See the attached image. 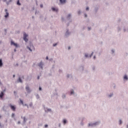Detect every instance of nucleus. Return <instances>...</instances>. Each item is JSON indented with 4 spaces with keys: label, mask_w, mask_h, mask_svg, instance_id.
I'll use <instances>...</instances> for the list:
<instances>
[{
    "label": "nucleus",
    "mask_w": 128,
    "mask_h": 128,
    "mask_svg": "<svg viewBox=\"0 0 128 128\" xmlns=\"http://www.w3.org/2000/svg\"><path fill=\"white\" fill-rule=\"evenodd\" d=\"M28 36V35L24 32V36H23V40H24L26 42H28V39L27 38Z\"/></svg>",
    "instance_id": "1"
},
{
    "label": "nucleus",
    "mask_w": 128,
    "mask_h": 128,
    "mask_svg": "<svg viewBox=\"0 0 128 128\" xmlns=\"http://www.w3.org/2000/svg\"><path fill=\"white\" fill-rule=\"evenodd\" d=\"M10 46H14L16 48H20V45L18 43L14 42L12 40L10 41Z\"/></svg>",
    "instance_id": "2"
},
{
    "label": "nucleus",
    "mask_w": 128,
    "mask_h": 128,
    "mask_svg": "<svg viewBox=\"0 0 128 128\" xmlns=\"http://www.w3.org/2000/svg\"><path fill=\"white\" fill-rule=\"evenodd\" d=\"M9 106L11 110H12L13 112H16V105H12V104H10Z\"/></svg>",
    "instance_id": "3"
},
{
    "label": "nucleus",
    "mask_w": 128,
    "mask_h": 128,
    "mask_svg": "<svg viewBox=\"0 0 128 128\" xmlns=\"http://www.w3.org/2000/svg\"><path fill=\"white\" fill-rule=\"evenodd\" d=\"M51 10L52 12H58V8L56 7H52Z\"/></svg>",
    "instance_id": "4"
},
{
    "label": "nucleus",
    "mask_w": 128,
    "mask_h": 128,
    "mask_svg": "<svg viewBox=\"0 0 128 128\" xmlns=\"http://www.w3.org/2000/svg\"><path fill=\"white\" fill-rule=\"evenodd\" d=\"M5 12H6V15H4V17L5 18H8V16H10V13L8 12V9H5Z\"/></svg>",
    "instance_id": "5"
},
{
    "label": "nucleus",
    "mask_w": 128,
    "mask_h": 128,
    "mask_svg": "<svg viewBox=\"0 0 128 128\" xmlns=\"http://www.w3.org/2000/svg\"><path fill=\"white\" fill-rule=\"evenodd\" d=\"M4 92H6V89H4L3 91L1 92L0 93V98H2L4 96Z\"/></svg>",
    "instance_id": "6"
},
{
    "label": "nucleus",
    "mask_w": 128,
    "mask_h": 128,
    "mask_svg": "<svg viewBox=\"0 0 128 128\" xmlns=\"http://www.w3.org/2000/svg\"><path fill=\"white\" fill-rule=\"evenodd\" d=\"M26 90L28 94H30V92H32V90H30V88L28 86H26Z\"/></svg>",
    "instance_id": "7"
},
{
    "label": "nucleus",
    "mask_w": 128,
    "mask_h": 128,
    "mask_svg": "<svg viewBox=\"0 0 128 128\" xmlns=\"http://www.w3.org/2000/svg\"><path fill=\"white\" fill-rule=\"evenodd\" d=\"M4 66V62H2V59L0 58V68Z\"/></svg>",
    "instance_id": "8"
},
{
    "label": "nucleus",
    "mask_w": 128,
    "mask_h": 128,
    "mask_svg": "<svg viewBox=\"0 0 128 128\" xmlns=\"http://www.w3.org/2000/svg\"><path fill=\"white\" fill-rule=\"evenodd\" d=\"M23 124H26V120H28V119L26 118V116H24L23 118Z\"/></svg>",
    "instance_id": "9"
},
{
    "label": "nucleus",
    "mask_w": 128,
    "mask_h": 128,
    "mask_svg": "<svg viewBox=\"0 0 128 128\" xmlns=\"http://www.w3.org/2000/svg\"><path fill=\"white\" fill-rule=\"evenodd\" d=\"M38 66L40 68H43L42 67V62H40V64H38Z\"/></svg>",
    "instance_id": "10"
},
{
    "label": "nucleus",
    "mask_w": 128,
    "mask_h": 128,
    "mask_svg": "<svg viewBox=\"0 0 128 128\" xmlns=\"http://www.w3.org/2000/svg\"><path fill=\"white\" fill-rule=\"evenodd\" d=\"M18 82H20L21 84L22 83V78L20 77H19L18 80Z\"/></svg>",
    "instance_id": "11"
},
{
    "label": "nucleus",
    "mask_w": 128,
    "mask_h": 128,
    "mask_svg": "<svg viewBox=\"0 0 128 128\" xmlns=\"http://www.w3.org/2000/svg\"><path fill=\"white\" fill-rule=\"evenodd\" d=\"M29 46L30 48H34V44H32V42H29Z\"/></svg>",
    "instance_id": "12"
},
{
    "label": "nucleus",
    "mask_w": 128,
    "mask_h": 128,
    "mask_svg": "<svg viewBox=\"0 0 128 128\" xmlns=\"http://www.w3.org/2000/svg\"><path fill=\"white\" fill-rule=\"evenodd\" d=\"M14 96L16 98H18V92L16 91L14 92Z\"/></svg>",
    "instance_id": "13"
},
{
    "label": "nucleus",
    "mask_w": 128,
    "mask_h": 128,
    "mask_svg": "<svg viewBox=\"0 0 128 128\" xmlns=\"http://www.w3.org/2000/svg\"><path fill=\"white\" fill-rule=\"evenodd\" d=\"M17 6H22V4L20 2V0H18L16 2Z\"/></svg>",
    "instance_id": "14"
},
{
    "label": "nucleus",
    "mask_w": 128,
    "mask_h": 128,
    "mask_svg": "<svg viewBox=\"0 0 128 128\" xmlns=\"http://www.w3.org/2000/svg\"><path fill=\"white\" fill-rule=\"evenodd\" d=\"M59 0L61 4H64V0Z\"/></svg>",
    "instance_id": "15"
},
{
    "label": "nucleus",
    "mask_w": 128,
    "mask_h": 128,
    "mask_svg": "<svg viewBox=\"0 0 128 128\" xmlns=\"http://www.w3.org/2000/svg\"><path fill=\"white\" fill-rule=\"evenodd\" d=\"M20 104H22V106H24V100H22V99H20Z\"/></svg>",
    "instance_id": "16"
},
{
    "label": "nucleus",
    "mask_w": 128,
    "mask_h": 128,
    "mask_svg": "<svg viewBox=\"0 0 128 128\" xmlns=\"http://www.w3.org/2000/svg\"><path fill=\"white\" fill-rule=\"evenodd\" d=\"M97 124H98V122H96L93 124H89V126H96Z\"/></svg>",
    "instance_id": "17"
},
{
    "label": "nucleus",
    "mask_w": 128,
    "mask_h": 128,
    "mask_svg": "<svg viewBox=\"0 0 128 128\" xmlns=\"http://www.w3.org/2000/svg\"><path fill=\"white\" fill-rule=\"evenodd\" d=\"M32 47H30L28 46H27V48L28 49V50L30 51V52H32Z\"/></svg>",
    "instance_id": "18"
},
{
    "label": "nucleus",
    "mask_w": 128,
    "mask_h": 128,
    "mask_svg": "<svg viewBox=\"0 0 128 128\" xmlns=\"http://www.w3.org/2000/svg\"><path fill=\"white\" fill-rule=\"evenodd\" d=\"M36 98L37 100H38V98H40V95H38V94H37L36 95Z\"/></svg>",
    "instance_id": "19"
},
{
    "label": "nucleus",
    "mask_w": 128,
    "mask_h": 128,
    "mask_svg": "<svg viewBox=\"0 0 128 128\" xmlns=\"http://www.w3.org/2000/svg\"><path fill=\"white\" fill-rule=\"evenodd\" d=\"M124 80H128V76L126 75H125L124 76Z\"/></svg>",
    "instance_id": "20"
},
{
    "label": "nucleus",
    "mask_w": 128,
    "mask_h": 128,
    "mask_svg": "<svg viewBox=\"0 0 128 128\" xmlns=\"http://www.w3.org/2000/svg\"><path fill=\"white\" fill-rule=\"evenodd\" d=\"M58 46V43H55L52 44V46Z\"/></svg>",
    "instance_id": "21"
},
{
    "label": "nucleus",
    "mask_w": 128,
    "mask_h": 128,
    "mask_svg": "<svg viewBox=\"0 0 128 128\" xmlns=\"http://www.w3.org/2000/svg\"><path fill=\"white\" fill-rule=\"evenodd\" d=\"M58 72H59L60 74H62V70L59 69Z\"/></svg>",
    "instance_id": "22"
},
{
    "label": "nucleus",
    "mask_w": 128,
    "mask_h": 128,
    "mask_svg": "<svg viewBox=\"0 0 128 128\" xmlns=\"http://www.w3.org/2000/svg\"><path fill=\"white\" fill-rule=\"evenodd\" d=\"M4 126L3 124V125H2V124L0 123V128H4Z\"/></svg>",
    "instance_id": "23"
},
{
    "label": "nucleus",
    "mask_w": 128,
    "mask_h": 128,
    "mask_svg": "<svg viewBox=\"0 0 128 128\" xmlns=\"http://www.w3.org/2000/svg\"><path fill=\"white\" fill-rule=\"evenodd\" d=\"M40 92L42 90V88L41 86H39V88H38Z\"/></svg>",
    "instance_id": "24"
},
{
    "label": "nucleus",
    "mask_w": 128,
    "mask_h": 128,
    "mask_svg": "<svg viewBox=\"0 0 128 128\" xmlns=\"http://www.w3.org/2000/svg\"><path fill=\"white\" fill-rule=\"evenodd\" d=\"M29 106H30V108H32V102H31L30 103V104H29Z\"/></svg>",
    "instance_id": "25"
},
{
    "label": "nucleus",
    "mask_w": 128,
    "mask_h": 128,
    "mask_svg": "<svg viewBox=\"0 0 128 128\" xmlns=\"http://www.w3.org/2000/svg\"><path fill=\"white\" fill-rule=\"evenodd\" d=\"M44 128H48V124H46L44 125Z\"/></svg>",
    "instance_id": "26"
},
{
    "label": "nucleus",
    "mask_w": 128,
    "mask_h": 128,
    "mask_svg": "<svg viewBox=\"0 0 128 128\" xmlns=\"http://www.w3.org/2000/svg\"><path fill=\"white\" fill-rule=\"evenodd\" d=\"M48 112H52V109L50 108H47Z\"/></svg>",
    "instance_id": "27"
},
{
    "label": "nucleus",
    "mask_w": 128,
    "mask_h": 128,
    "mask_svg": "<svg viewBox=\"0 0 128 128\" xmlns=\"http://www.w3.org/2000/svg\"><path fill=\"white\" fill-rule=\"evenodd\" d=\"M40 8H44V5L42 4H40Z\"/></svg>",
    "instance_id": "28"
},
{
    "label": "nucleus",
    "mask_w": 128,
    "mask_h": 128,
    "mask_svg": "<svg viewBox=\"0 0 128 128\" xmlns=\"http://www.w3.org/2000/svg\"><path fill=\"white\" fill-rule=\"evenodd\" d=\"M56 90V93L54 94V96H58V92H56V90Z\"/></svg>",
    "instance_id": "29"
},
{
    "label": "nucleus",
    "mask_w": 128,
    "mask_h": 128,
    "mask_svg": "<svg viewBox=\"0 0 128 128\" xmlns=\"http://www.w3.org/2000/svg\"><path fill=\"white\" fill-rule=\"evenodd\" d=\"M7 32H8V30L4 29L5 34H6Z\"/></svg>",
    "instance_id": "30"
},
{
    "label": "nucleus",
    "mask_w": 128,
    "mask_h": 128,
    "mask_svg": "<svg viewBox=\"0 0 128 128\" xmlns=\"http://www.w3.org/2000/svg\"><path fill=\"white\" fill-rule=\"evenodd\" d=\"M6 4L7 6H8V4H10V2L8 1V2H6Z\"/></svg>",
    "instance_id": "31"
},
{
    "label": "nucleus",
    "mask_w": 128,
    "mask_h": 128,
    "mask_svg": "<svg viewBox=\"0 0 128 128\" xmlns=\"http://www.w3.org/2000/svg\"><path fill=\"white\" fill-rule=\"evenodd\" d=\"M14 113H12V117L14 118Z\"/></svg>",
    "instance_id": "32"
},
{
    "label": "nucleus",
    "mask_w": 128,
    "mask_h": 128,
    "mask_svg": "<svg viewBox=\"0 0 128 128\" xmlns=\"http://www.w3.org/2000/svg\"><path fill=\"white\" fill-rule=\"evenodd\" d=\"M62 124H64V118L62 120Z\"/></svg>",
    "instance_id": "33"
},
{
    "label": "nucleus",
    "mask_w": 128,
    "mask_h": 128,
    "mask_svg": "<svg viewBox=\"0 0 128 128\" xmlns=\"http://www.w3.org/2000/svg\"><path fill=\"white\" fill-rule=\"evenodd\" d=\"M3 110H4V112H6V110L4 109V106L3 107Z\"/></svg>",
    "instance_id": "34"
},
{
    "label": "nucleus",
    "mask_w": 128,
    "mask_h": 128,
    "mask_svg": "<svg viewBox=\"0 0 128 128\" xmlns=\"http://www.w3.org/2000/svg\"><path fill=\"white\" fill-rule=\"evenodd\" d=\"M18 124H20V121H18Z\"/></svg>",
    "instance_id": "35"
},
{
    "label": "nucleus",
    "mask_w": 128,
    "mask_h": 128,
    "mask_svg": "<svg viewBox=\"0 0 128 128\" xmlns=\"http://www.w3.org/2000/svg\"><path fill=\"white\" fill-rule=\"evenodd\" d=\"M90 10V8L88 7H87L86 8V10Z\"/></svg>",
    "instance_id": "36"
},
{
    "label": "nucleus",
    "mask_w": 128,
    "mask_h": 128,
    "mask_svg": "<svg viewBox=\"0 0 128 128\" xmlns=\"http://www.w3.org/2000/svg\"><path fill=\"white\" fill-rule=\"evenodd\" d=\"M22 10H24V7L21 8Z\"/></svg>",
    "instance_id": "37"
},
{
    "label": "nucleus",
    "mask_w": 128,
    "mask_h": 128,
    "mask_svg": "<svg viewBox=\"0 0 128 128\" xmlns=\"http://www.w3.org/2000/svg\"><path fill=\"white\" fill-rule=\"evenodd\" d=\"M122 124V120H120V124Z\"/></svg>",
    "instance_id": "38"
},
{
    "label": "nucleus",
    "mask_w": 128,
    "mask_h": 128,
    "mask_svg": "<svg viewBox=\"0 0 128 128\" xmlns=\"http://www.w3.org/2000/svg\"><path fill=\"white\" fill-rule=\"evenodd\" d=\"M24 106H28V104H24Z\"/></svg>",
    "instance_id": "39"
},
{
    "label": "nucleus",
    "mask_w": 128,
    "mask_h": 128,
    "mask_svg": "<svg viewBox=\"0 0 128 128\" xmlns=\"http://www.w3.org/2000/svg\"><path fill=\"white\" fill-rule=\"evenodd\" d=\"M85 56H86V58H88V54H85Z\"/></svg>",
    "instance_id": "40"
},
{
    "label": "nucleus",
    "mask_w": 128,
    "mask_h": 128,
    "mask_svg": "<svg viewBox=\"0 0 128 128\" xmlns=\"http://www.w3.org/2000/svg\"><path fill=\"white\" fill-rule=\"evenodd\" d=\"M46 60H48V56H47L46 57Z\"/></svg>",
    "instance_id": "41"
},
{
    "label": "nucleus",
    "mask_w": 128,
    "mask_h": 128,
    "mask_svg": "<svg viewBox=\"0 0 128 128\" xmlns=\"http://www.w3.org/2000/svg\"><path fill=\"white\" fill-rule=\"evenodd\" d=\"M74 94V91H72L71 92H70L71 94Z\"/></svg>",
    "instance_id": "42"
},
{
    "label": "nucleus",
    "mask_w": 128,
    "mask_h": 128,
    "mask_svg": "<svg viewBox=\"0 0 128 128\" xmlns=\"http://www.w3.org/2000/svg\"><path fill=\"white\" fill-rule=\"evenodd\" d=\"M14 52H16V48L14 49Z\"/></svg>",
    "instance_id": "43"
},
{
    "label": "nucleus",
    "mask_w": 128,
    "mask_h": 128,
    "mask_svg": "<svg viewBox=\"0 0 128 128\" xmlns=\"http://www.w3.org/2000/svg\"><path fill=\"white\" fill-rule=\"evenodd\" d=\"M37 79H38V80H40V76H38Z\"/></svg>",
    "instance_id": "44"
},
{
    "label": "nucleus",
    "mask_w": 128,
    "mask_h": 128,
    "mask_svg": "<svg viewBox=\"0 0 128 128\" xmlns=\"http://www.w3.org/2000/svg\"><path fill=\"white\" fill-rule=\"evenodd\" d=\"M60 125H61L60 124H58V126H59V128H60Z\"/></svg>",
    "instance_id": "45"
},
{
    "label": "nucleus",
    "mask_w": 128,
    "mask_h": 128,
    "mask_svg": "<svg viewBox=\"0 0 128 128\" xmlns=\"http://www.w3.org/2000/svg\"><path fill=\"white\" fill-rule=\"evenodd\" d=\"M84 16H85V18H86V16H88L86 15V14H84Z\"/></svg>",
    "instance_id": "46"
},
{
    "label": "nucleus",
    "mask_w": 128,
    "mask_h": 128,
    "mask_svg": "<svg viewBox=\"0 0 128 128\" xmlns=\"http://www.w3.org/2000/svg\"><path fill=\"white\" fill-rule=\"evenodd\" d=\"M8 2H12V0H9Z\"/></svg>",
    "instance_id": "47"
},
{
    "label": "nucleus",
    "mask_w": 128,
    "mask_h": 128,
    "mask_svg": "<svg viewBox=\"0 0 128 128\" xmlns=\"http://www.w3.org/2000/svg\"><path fill=\"white\" fill-rule=\"evenodd\" d=\"M64 124H66V120H64Z\"/></svg>",
    "instance_id": "48"
},
{
    "label": "nucleus",
    "mask_w": 128,
    "mask_h": 128,
    "mask_svg": "<svg viewBox=\"0 0 128 128\" xmlns=\"http://www.w3.org/2000/svg\"><path fill=\"white\" fill-rule=\"evenodd\" d=\"M4 2H6V0H3Z\"/></svg>",
    "instance_id": "49"
},
{
    "label": "nucleus",
    "mask_w": 128,
    "mask_h": 128,
    "mask_svg": "<svg viewBox=\"0 0 128 128\" xmlns=\"http://www.w3.org/2000/svg\"><path fill=\"white\" fill-rule=\"evenodd\" d=\"M36 4H38V0H36Z\"/></svg>",
    "instance_id": "50"
},
{
    "label": "nucleus",
    "mask_w": 128,
    "mask_h": 128,
    "mask_svg": "<svg viewBox=\"0 0 128 128\" xmlns=\"http://www.w3.org/2000/svg\"><path fill=\"white\" fill-rule=\"evenodd\" d=\"M16 66H18V64H16Z\"/></svg>",
    "instance_id": "51"
},
{
    "label": "nucleus",
    "mask_w": 128,
    "mask_h": 128,
    "mask_svg": "<svg viewBox=\"0 0 128 128\" xmlns=\"http://www.w3.org/2000/svg\"><path fill=\"white\" fill-rule=\"evenodd\" d=\"M62 20H64V17L62 18Z\"/></svg>",
    "instance_id": "52"
},
{
    "label": "nucleus",
    "mask_w": 128,
    "mask_h": 128,
    "mask_svg": "<svg viewBox=\"0 0 128 128\" xmlns=\"http://www.w3.org/2000/svg\"><path fill=\"white\" fill-rule=\"evenodd\" d=\"M62 97L63 98H64V95H62Z\"/></svg>",
    "instance_id": "53"
},
{
    "label": "nucleus",
    "mask_w": 128,
    "mask_h": 128,
    "mask_svg": "<svg viewBox=\"0 0 128 128\" xmlns=\"http://www.w3.org/2000/svg\"><path fill=\"white\" fill-rule=\"evenodd\" d=\"M16 76V75L14 74L13 75V78H14Z\"/></svg>",
    "instance_id": "54"
},
{
    "label": "nucleus",
    "mask_w": 128,
    "mask_h": 128,
    "mask_svg": "<svg viewBox=\"0 0 128 128\" xmlns=\"http://www.w3.org/2000/svg\"><path fill=\"white\" fill-rule=\"evenodd\" d=\"M92 54H94V52L92 53L91 56H92Z\"/></svg>",
    "instance_id": "55"
},
{
    "label": "nucleus",
    "mask_w": 128,
    "mask_h": 128,
    "mask_svg": "<svg viewBox=\"0 0 128 128\" xmlns=\"http://www.w3.org/2000/svg\"><path fill=\"white\" fill-rule=\"evenodd\" d=\"M48 76H52L51 74H48Z\"/></svg>",
    "instance_id": "56"
},
{
    "label": "nucleus",
    "mask_w": 128,
    "mask_h": 128,
    "mask_svg": "<svg viewBox=\"0 0 128 128\" xmlns=\"http://www.w3.org/2000/svg\"><path fill=\"white\" fill-rule=\"evenodd\" d=\"M17 34H20V31H18V32H17Z\"/></svg>",
    "instance_id": "57"
},
{
    "label": "nucleus",
    "mask_w": 128,
    "mask_h": 128,
    "mask_svg": "<svg viewBox=\"0 0 128 128\" xmlns=\"http://www.w3.org/2000/svg\"><path fill=\"white\" fill-rule=\"evenodd\" d=\"M32 18H34V16H32Z\"/></svg>",
    "instance_id": "58"
},
{
    "label": "nucleus",
    "mask_w": 128,
    "mask_h": 128,
    "mask_svg": "<svg viewBox=\"0 0 128 128\" xmlns=\"http://www.w3.org/2000/svg\"><path fill=\"white\" fill-rule=\"evenodd\" d=\"M94 60H96V56H94Z\"/></svg>",
    "instance_id": "59"
},
{
    "label": "nucleus",
    "mask_w": 128,
    "mask_h": 128,
    "mask_svg": "<svg viewBox=\"0 0 128 128\" xmlns=\"http://www.w3.org/2000/svg\"><path fill=\"white\" fill-rule=\"evenodd\" d=\"M90 30V28H88V30Z\"/></svg>",
    "instance_id": "60"
},
{
    "label": "nucleus",
    "mask_w": 128,
    "mask_h": 128,
    "mask_svg": "<svg viewBox=\"0 0 128 128\" xmlns=\"http://www.w3.org/2000/svg\"><path fill=\"white\" fill-rule=\"evenodd\" d=\"M46 20V18H44V20Z\"/></svg>",
    "instance_id": "61"
},
{
    "label": "nucleus",
    "mask_w": 128,
    "mask_h": 128,
    "mask_svg": "<svg viewBox=\"0 0 128 128\" xmlns=\"http://www.w3.org/2000/svg\"><path fill=\"white\" fill-rule=\"evenodd\" d=\"M27 106L28 108V106Z\"/></svg>",
    "instance_id": "62"
},
{
    "label": "nucleus",
    "mask_w": 128,
    "mask_h": 128,
    "mask_svg": "<svg viewBox=\"0 0 128 128\" xmlns=\"http://www.w3.org/2000/svg\"><path fill=\"white\" fill-rule=\"evenodd\" d=\"M0 44H2V41L1 40H0Z\"/></svg>",
    "instance_id": "63"
},
{
    "label": "nucleus",
    "mask_w": 128,
    "mask_h": 128,
    "mask_svg": "<svg viewBox=\"0 0 128 128\" xmlns=\"http://www.w3.org/2000/svg\"><path fill=\"white\" fill-rule=\"evenodd\" d=\"M25 128H28V126H26Z\"/></svg>",
    "instance_id": "64"
}]
</instances>
